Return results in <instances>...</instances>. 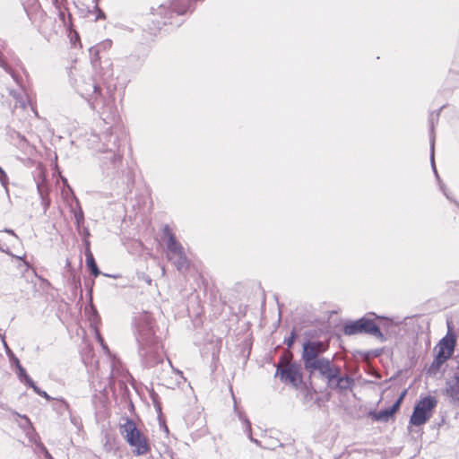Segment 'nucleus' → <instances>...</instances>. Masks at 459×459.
Segmentation results:
<instances>
[{
	"label": "nucleus",
	"mask_w": 459,
	"mask_h": 459,
	"mask_svg": "<svg viewBox=\"0 0 459 459\" xmlns=\"http://www.w3.org/2000/svg\"><path fill=\"white\" fill-rule=\"evenodd\" d=\"M204 0H169V4H160L157 8H151L153 16L152 22L157 29L161 26H180L184 22L183 16L191 13L195 9L197 2Z\"/></svg>",
	"instance_id": "nucleus-1"
},
{
	"label": "nucleus",
	"mask_w": 459,
	"mask_h": 459,
	"mask_svg": "<svg viewBox=\"0 0 459 459\" xmlns=\"http://www.w3.org/2000/svg\"><path fill=\"white\" fill-rule=\"evenodd\" d=\"M154 320L150 313L141 314L135 322V337L141 352L147 353L149 349L158 343L155 334Z\"/></svg>",
	"instance_id": "nucleus-2"
},
{
	"label": "nucleus",
	"mask_w": 459,
	"mask_h": 459,
	"mask_svg": "<svg viewBox=\"0 0 459 459\" xmlns=\"http://www.w3.org/2000/svg\"><path fill=\"white\" fill-rule=\"evenodd\" d=\"M120 433L127 444L134 448L133 452L134 455H143L150 451L151 447L148 438L137 428L134 420L126 419L125 423L120 426Z\"/></svg>",
	"instance_id": "nucleus-3"
},
{
	"label": "nucleus",
	"mask_w": 459,
	"mask_h": 459,
	"mask_svg": "<svg viewBox=\"0 0 459 459\" xmlns=\"http://www.w3.org/2000/svg\"><path fill=\"white\" fill-rule=\"evenodd\" d=\"M437 404V401L433 396L428 395L420 398L414 406L410 423L413 426L424 425L432 417Z\"/></svg>",
	"instance_id": "nucleus-4"
},
{
	"label": "nucleus",
	"mask_w": 459,
	"mask_h": 459,
	"mask_svg": "<svg viewBox=\"0 0 459 459\" xmlns=\"http://www.w3.org/2000/svg\"><path fill=\"white\" fill-rule=\"evenodd\" d=\"M164 235L168 238V258L177 266L178 270H183L187 266V260L183 252V247L176 240L169 226L164 228Z\"/></svg>",
	"instance_id": "nucleus-5"
},
{
	"label": "nucleus",
	"mask_w": 459,
	"mask_h": 459,
	"mask_svg": "<svg viewBox=\"0 0 459 459\" xmlns=\"http://www.w3.org/2000/svg\"><path fill=\"white\" fill-rule=\"evenodd\" d=\"M344 333L348 335L366 333L378 338L383 337V334L378 326L371 319L365 317L347 324L344 326Z\"/></svg>",
	"instance_id": "nucleus-6"
},
{
	"label": "nucleus",
	"mask_w": 459,
	"mask_h": 459,
	"mask_svg": "<svg viewBox=\"0 0 459 459\" xmlns=\"http://www.w3.org/2000/svg\"><path fill=\"white\" fill-rule=\"evenodd\" d=\"M277 375L286 383H290L294 386H298L302 381V376L299 367L295 364H288L285 367H279Z\"/></svg>",
	"instance_id": "nucleus-7"
},
{
	"label": "nucleus",
	"mask_w": 459,
	"mask_h": 459,
	"mask_svg": "<svg viewBox=\"0 0 459 459\" xmlns=\"http://www.w3.org/2000/svg\"><path fill=\"white\" fill-rule=\"evenodd\" d=\"M311 373L318 371L321 375L326 377L328 380H333L338 377V369L333 368L330 361L325 359H318L317 360L311 363L310 366L306 368Z\"/></svg>",
	"instance_id": "nucleus-8"
},
{
	"label": "nucleus",
	"mask_w": 459,
	"mask_h": 459,
	"mask_svg": "<svg viewBox=\"0 0 459 459\" xmlns=\"http://www.w3.org/2000/svg\"><path fill=\"white\" fill-rule=\"evenodd\" d=\"M455 338L450 332L437 344V359L443 362L454 352Z\"/></svg>",
	"instance_id": "nucleus-9"
},
{
	"label": "nucleus",
	"mask_w": 459,
	"mask_h": 459,
	"mask_svg": "<svg viewBox=\"0 0 459 459\" xmlns=\"http://www.w3.org/2000/svg\"><path fill=\"white\" fill-rule=\"evenodd\" d=\"M325 350V346L320 342H307L304 345L302 358L304 360L305 368L310 366L311 363L317 360L318 353Z\"/></svg>",
	"instance_id": "nucleus-10"
},
{
	"label": "nucleus",
	"mask_w": 459,
	"mask_h": 459,
	"mask_svg": "<svg viewBox=\"0 0 459 459\" xmlns=\"http://www.w3.org/2000/svg\"><path fill=\"white\" fill-rule=\"evenodd\" d=\"M446 394L455 401H459V366L455 377L447 382Z\"/></svg>",
	"instance_id": "nucleus-11"
},
{
	"label": "nucleus",
	"mask_w": 459,
	"mask_h": 459,
	"mask_svg": "<svg viewBox=\"0 0 459 459\" xmlns=\"http://www.w3.org/2000/svg\"><path fill=\"white\" fill-rule=\"evenodd\" d=\"M398 410V404L380 411L370 412L371 417L377 421H387Z\"/></svg>",
	"instance_id": "nucleus-12"
},
{
	"label": "nucleus",
	"mask_w": 459,
	"mask_h": 459,
	"mask_svg": "<svg viewBox=\"0 0 459 459\" xmlns=\"http://www.w3.org/2000/svg\"><path fill=\"white\" fill-rule=\"evenodd\" d=\"M112 47V41L110 39H105L97 45L91 47L90 48L91 55L99 57L100 55L104 54L107 50L110 49Z\"/></svg>",
	"instance_id": "nucleus-13"
},
{
	"label": "nucleus",
	"mask_w": 459,
	"mask_h": 459,
	"mask_svg": "<svg viewBox=\"0 0 459 459\" xmlns=\"http://www.w3.org/2000/svg\"><path fill=\"white\" fill-rule=\"evenodd\" d=\"M86 264L95 277L100 275V270L95 263L94 257L91 252H89L86 255Z\"/></svg>",
	"instance_id": "nucleus-14"
},
{
	"label": "nucleus",
	"mask_w": 459,
	"mask_h": 459,
	"mask_svg": "<svg viewBox=\"0 0 459 459\" xmlns=\"http://www.w3.org/2000/svg\"><path fill=\"white\" fill-rule=\"evenodd\" d=\"M169 365L172 366L170 361H169ZM171 368H172L173 372L177 375V378H176L175 383H168V385L171 388H174L175 386L180 385L182 384V382H185L186 378L184 377L182 371L176 369L173 367H171Z\"/></svg>",
	"instance_id": "nucleus-15"
},
{
	"label": "nucleus",
	"mask_w": 459,
	"mask_h": 459,
	"mask_svg": "<svg viewBox=\"0 0 459 459\" xmlns=\"http://www.w3.org/2000/svg\"><path fill=\"white\" fill-rule=\"evenodd\" d=\"M353 381L351 378L345 377H339L337 381V386L340 389H351L352 386Z\"/></svg>",
	"instance_id": "nucleus-16"
},
{
	"label": "nucleus",
	"mask_w": 459,
	"mask_h": 459,
	"mask_svg": "<svg viewBox=\"0 0 459 459\" xmlns=\"http://www.w3.org/2000/svg\"><path fill=\"white\" fill-rule=\"evenodd\" d=\"M0 182L4 187L7 188L8 177L1 167H0Z\"/></svg>",
	"instance_id": "nucleus-17"
},
{
	"label": "nucleus",
	"mask_w": 459,
	"mask_h": 459,
	"mask_svg": "<svg viewBox=\"0 0 459 459\" xmlns=\"http://www.w3.org/2000/svg\"><path fill=\"white\" fill-rule=\"evenodd\" d=\"M93 8L98 13L97 17H96L97 20L106 18L105 13L101 9H100L98 3H94Z\"/></svg>",
	"instance_id": "nucleus-18"
},
{
	"label": "nucleus",
	"mask_w": 459,
	"mask_h": 459,
	"mask_svg": "<svg viewBox=\"0 0 459 459\" xmlns=\"http://www.w3.org/2000/svg\"><path fill=\"white\" fill-rule=\"evenodd\" d=\"M26 384L30 385L38 394H41V390L34 384L30 377H26Z\"/></svg>",
	"instance_id": "nucleus-19"
},
{
	"label": "nucleus",
	"mask_w": 459,
	"mask_h": 459,
	"mask_svg": "<svg viewBox=\"0 0 459 459\" xmlns=\"http://www.w3.org/2000/svg\"><path fill=\"white\" fill-rule=\"evenodd\" d=\"M18 369H19L20 377H22V380H24V382L26 383V377H29V376L26 374L25 369L19 363H18Z\"/></svg>",
	"instance_id": "nucleus-20"
},
{
	"label": "nucleus",
	"mask_w": 459,
	"mask_h": 459,
	"mask_svg": "<svg viewBox=\"0 0 459 459\" xmlns=\"http://www.w3.org/2000/svg\"><path fill=\"white\" fill-rule=\"evenodd\" d=\"M431 162H432L433 169H434L435 173H437L436 169H435V164H434V140H431Z\"/></svg>",
	"instance_id": "nucleus-21"
},
{
	"label": "nucleus",
	"mask_w": 459,
	"mask_h": 459,
	"mask_svg": "<svg viewBox=\"0 0 459 459\" xmlns=\"http://www.w3.org/2000/svg\"><path fill=\"white\" fill-rule=\"evenodd\" d=\"M405 394H406V391H403V392L402 393V394L399 396L398 400L395 402V403H394V404H398V408L400 407V405H401V403H402V402H403V398H404Z\"/></svg>",
	"instance_id": "nucleus-22"
},
{
	"label": "nucleus",
	"mask_w": 459,
	"mask_h": 459,
	"mask_svg": "<svg viewBox=\"0 0 459 459\" xmlns=\"http://www.w3.org/2000/svg\"><path fill=\"white\" fill-rule=\"evenodd\" d=\"M39 446L40 447V449L44 452L46 457H48V459H52L51 455H49V453L48 452L47 448L42 445V444H39Z\"/></svg>",
	"instance_id": "nucleus-23"
},
{
	"label": "nucleus",
	"mask_w": 459,
	"mask_h": 459,
	"mask_svg": "<svg viewBox=\"0 0 459 459\" xmlns=\"http://www.w3.org/2000/svg\"><path fill=\"white\" fill-rule=\"evenodd\" d=\"M244 423L246 425L247 431L250 432L251 431V424H250V422L247 419H245L244 420Z\"/></svg>",
	"instance_id": "nucleus-24"
},
{
	"label": "nucleus",
	"mask_w": 459,
	"mask_h": 459,
	"mask_svg": "<svg viewBox=\"0 0 459 459\" xmlns=\"http://www.w3.org/2000/svg\"><path fill=\"white\" fill-rule=\"evenodd\" d=\"M97 338H98L99 342H100V344L103 346V348H106V346L104 345V342H103V339L101 338V336L100 335L99 333H97Z\"/></svg>",
	"instance_id": "nucleus-25"
},
{
	"label": "nucleus",
	"mask_w": 459,
	"mask_h": 459,
	"mask_svg": "<svg viewBox=\"0 0 459 459\" xmlns=\"http://www.w3.org/2000/svg\"><path fill=\"white\" fill-rule=\"evenodd\" d=\"M40 395L45 397L48 400L50 399L49 395L46 392H44V391H41V394Z\"/></svg>",
	"instance_id": "nucleus-26"
},
{
	"label": "nucleus",
	"mask_w": 459,
	"mask_h": 459,
	"mask_svg": "<svg viewBox=\"0 0 459 459\" xmlns=\"http://www.w3.org/2000/svg\"><path fill=\"white\" fill-rule=\"evenodd\" d=\"M59 18L65 22V13L63 11H59Z\"/></svg>",
	"instance_id": "nucleus-27"
},
{
	"label": "nucleus",
	"mask_w": 459,
	"mask_h": 459,
	"mask_svg": "<svg viewBox=\"0 0 459 459\" xmlns=\"http://www.w3.org/2000/svg\"><path fill=\"white\" fill-rule=\"evenodd\" d=\"M292 342H293V336H291V337L287 341V345L290 347V346H291Z\"/></svg>",
	"instance_id": "nucleus-28"
},
{
	"label": "nucleus",
	"mask_w": 459,
	"mask_h": 459,
	"mask_svg": "<svg viewBox=\"0 0 459 459\" xmlns=\"http://www.w3.org/2000/svg\"><path fill=\"white\" fill-rule=\"evenodd\" d=\"M92 87H93V91L94 92L97 93L100 91V88L97 85L94 84Z\"/></svg>",
	"instance_id": "nucleus-29"
},
{
	"label": "nucleus",
	"mask_w": 459,
	"mask_h": 459,
	"mask_svg": "<svg viewBox=\"0 0 459 459\" xmlns=\"http://www.w3.org/2000/svg\"><path fill=\"white\" fill-rule=\"evenodd\" d=\"M6 232H8V233H10V234H12V235L15 236L13 230H6Z\"/></svg>",
	"instance_id": "nucleus-30"
},
{
	"label": "nucleus",
	"mask_w": 459,
	"mask_h": 459,
	"mask_svg": "<svg viewBox=\"0 0 459 459\" xmlns=\"http://www.w3.org/2000/svg\"><path fill=\"white\" fill-rule=\"evenodd\" d=\"M107 108L109 112H112V107L107 106Z\"/></svg>",
	"instance_id": "nucleus-31"
},
{
	"label": "nucleus",
	"mask_w": 459,
	"mask_h": 459,
	"mask_svg": "<svg viewBox=\"0 0 459 459\" xmlns=\"http://www.w3.org/2000/svg\"><path fill=\"white\" fill-rule=\"evenodd\" d=\"M0 60H1V62H0V65H2V66H3V65H4L3 59H0Z\"/></svg>",
	"instance_id": "nucleus-32"
},
{
	"label": "nucleus",
	"mask_w": 459,
	"mask_h": 459,
	"mask_svg": "<svg viewBox=\"0 0 459 459\" xmlns=\"http://www.w3.org/2000/svg\"><path fill=\"white\" fill-rule=\"evenodd\" d=\"M21 105H22V107H25V102L22 101V102H21Z\"/></svg>",
	"instance_id": "nucleus-33"
},
{
	"label": "nucleus",
	"mask_w": 459,
	"mask_h": 459,
	"mask_svg": "<svg viewBox=\"0 0 459 459\" xmlns=\"http://www.w3.org/2000/svg\"><path fill=\"white\" fill-rule=\"evenodd\" d=\"M100 0H93L94 3H99Z\"/></svg>",
	"instance_id": "nucleus-34"
}]
</instances>
